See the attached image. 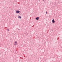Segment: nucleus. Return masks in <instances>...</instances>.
Returning <instances> with one entry per match:
<instances>
[{"label": "nucleus", "mask_w": 62, "mask_h": 62, "mask_svg": "<svg viewBox=\"0 0 62 62\" xmlns=\"http://www.w3.org/2000/svg\"><path fill=\"white\" fill-rule=\"evenodd\" d=\"M19 30V29H18V30Z\"/></svg>", "instance_id": "10"}, {"label": "nucleus", "mask_w": 62, "mask_h": 62, "mask_svg": "<svg viewBox=\"0 0 62 62\" xmlns=\"http://www.w3.org/2000/svg\"><path fill=\"white\" fill-rule=\"evenodd\" d=\"M43 1H44V0H43Z\"/></svg>", "instance_id": "8"}, {"label": "nucleus", "mask_w": 62, "mask_h": 62, "mask_svg": "<svg viewBox=\"0 0 62 62\" xmlns=\"http://www.w3.org/2000/svg\"><path fill=\"white\" fill-rule=\"evenodd\" d=\"M17 42L16 41H15V45H17Z\"/></svg>", "instance_id": "1"}, {"label": "nucleus", "mask_w": 62, "mask_h": 62, "mask_svg": "<svg viewBox=\"0 0 62 62\" xmlns=\"http://www.w3.org/2000/svg\"><path fill=\"white\" fill-rule=\"evenodd\" d=\"M16 13H19L20 12V11H16Z\"/></svg>", "instance_id": "3"}, {"label": "nucleus", "mask_w": 62, "mask_h": 62, "mask_svg": "<svg viewBox=\"0 0 62 62\" xmlns=\"http://www.w3.org/2000/svg\"><path fill=\"white\" fill-rule=\"evenodd\" d=\"M24 56V57H25V56Z\"/></svg>", "instance_id": "9"}, {"label": "nucleus", "mask_w": 62, "mask_h": 62, "mask_svg": "<svg viewBox=\"0 0 62 62\" xmlns=\"http://www.w3.org/2000/svg\"><path fill=\"white\" fill-rule=\"evenodd\" d=\"M46 14H47V12H46Z\"/></svg>", "instance_id": "7"}, {"label": "nucleus", "mask_w": 62, "mask_h": 62, "mask_svg": "<svg viewBox=\"0 0 62 62\" xmlns=\"http://www.w3.org/2000/svg\"><path fill=\"white\" fill-rule=\"evenodd\" d=\"M7 30L8 31H9V29H8Z\"/></svg>", "instance_id": "6"}, {"label": "nucleus", "mask_w": 62, "mask_h": 62, "mask_svg": "<svg viewBox=\"0 0 62 62\" xmlns=\"http://www.w3.org/2000/svg\"><path fill=\"white\" fill-rule=\"evenodd\" d=\"M18 18L19 19H21V17H20V16H18Z\"/></svg>", "instance_id": "5"}, {"label": "nucleus", "mask_w": 62, "mask_h": 62, "mask_svg": "<svg viewBox=\"0 0 62 62\" xmlns=\"http://www.w3.org/2000/svg\"><path fill=\"white\" fill-rule=\"evenodd\" d=\"M39 19V17H37L36 18V19L37 20H38Z\"/></svg>", "instance_id": "4"}, {"label": "nucleus", "mask_w": 62, "mask_h": 62, "mask_svg": "<svg viewBox=\"0 0 62 62\" xmlns=\"http://www.w3.org/2000/svg\"><path fill=\"white\" fill-rule=\"evenodd\" d=\"M52 22L53 23H55V21H54V19H53L52 20Z\"/></svg>", "instance_id": "2"}]
</instances>
